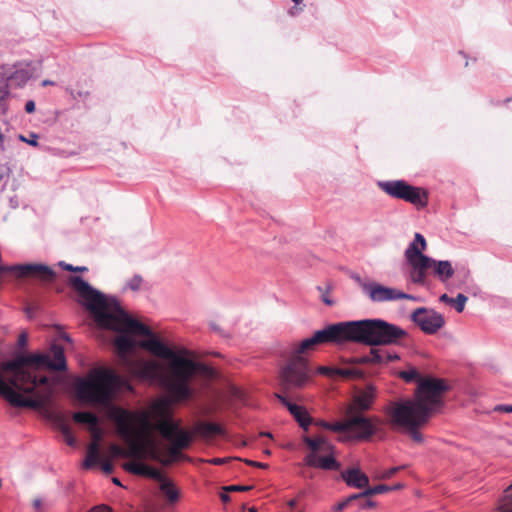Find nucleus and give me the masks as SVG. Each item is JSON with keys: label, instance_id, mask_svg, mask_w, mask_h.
Returning a JSON list of instances; mask_svg holds the SVG:
<instances>
[{"label": "nucleus", "instance_id": "obj_38", "mask_svg": "<svg viewBox=\"0 0 512 512\" xmlns=\"http://www.w3.org/2000/svg\"><path fill=\"white\" fill-rule=\"evenodd\" d=\"M38 138L39 136L36 133H30L28 137L23 135H19V140L25 142L31 146H38Z\"/></svg>", "mask_w": 512, "mask_h": 512}, {"label": "nucleus", "instance_id": "obj_23", "mask_svg": "<svg viewBox=\"0 0 512 512\" xmlns=\"http://www.w3.org/2000/svg\"><path fill=\"white\" fill-rule=\"evenodd\" d=\"M304 442L312 450V453L315 454L320 450L325 452H332L334 450V446L322 437L316 439L305 437Z\"/></svg>", "mask_w": 512, "mask_h": 512}, {"label": "nucleus", "instance_id": "obj_17", "mask_svg": "<svg viewBox=\"0 0 512 512\" xmlns=\"http://www.w3.org/2000/svg\"><path fill=\"white\" fill-rule=\"evenodd\" d=\"M361 288L372 302H388L396 300L397 289L383 286L376 282L361 283Z\"/></svg>", "mask_w": 512, "mask_h": 512}, {"label": "nucleus", "instance_id": "obj_14", "mask_svg": "<svg viewBox=\"0 0 512 512\" xmlns=\"http://www.w3.org/2000/svg\"><path fill=\"white\" fill-rule=\"evenodd\" d=\"M376 395L377 390L371 384L359 389L353 396L351 403L346 407V414H364V412L369 411L374 404Z\"/></svg>", "mask_w": 512, "mask_h": 512}, {"label": "nucleus", "instance_id": "obj_28", "mask_svg": "<svg viewBox=\"0 0 512 512\" xmlns=\"http://www.w3.org/2000/svg\"><path fill=\"white\" fill-rule=\"evenodd\" d=\"M74 421L77 423L88 424L91 426H95L98 423V418L95 414L91 412H75L73 415Z\"/></svg>", "mask_w": 512, "mask_h": 512}, {"label": "nucleus", "instance_id": "obj_64", "mask_svg": "<svg viewBox=\"0 0 512 512\" xmlns=\"http://www.w3.org/2000/svg\"><path fill=\"white\" fill-rule=\"evenodd\" d=\"M53 84H54V82H53V81H50V80H44V81L42 82V85H43V86L53 85Z\"/></svg>", "mask_w": 512, "mask_h": 512}, {"label": "nucleus", "instance_id": "obj_13", "mask_svg": "<svg viewBox=\"0 0 512 512\" xmlns=\"http://www.w3.org/2000/svg\"><path fill=\"white\" fill-rule=\"evenodd\" d=\"M349 416V432L355 440H368L377 432V426L374 421L378 422L377 417L370 418L363 413L346 414Z\"/></svg>", "mask_w": 512, "mask_h": 512}, {"label": "nucleus", "instance_id": "obj_11", "mask_svg": "<svg viewBox=\"0 0 512 512\" xmlns=\"http://www.w3.org/2000/svg\"><path fill=\"white\" fill-rule=\"evenodd\" d=\"M404 256L410 266L409 280L414 284L425 285L427 271L432 270L433 258L423 254L415 244L408 245Z\"/></svg>", "mask_w": 512, "mask_h": 512}, {"label": "nucleus", "instance_id": "obj_56", "mask_svg": "<svg viewBox=\"0 0 512 512\" xmlns=\"http://www.w3.org/2000/svg\"><path fill=\"white\" fill-rule=\"evenodd\" d=\"M65 440H66V443L69 445V446H75L76 445V440L75 438L72 436V434L70 433L68 436L65 437Z\"/></svg>", "mask_w": 512, "mask_h": 512}, {"label": "nucleus", "instance_id": "obj_24", "mask_svg": "<svg viewBox=\"0 0 512 512\" xmlns=\"http://www.w3.org/2000/svg\"><path fill=\"white\" fill-rule=\"evenodd\" d=\"M275 397L288 409V411L291 413V415L295 418L296 421L307 412L305 408L290 402L285 396H283L280 393H276Z\"/></svg>", "mask_w": 512, "mask_h": 512}, {"label": "nucleus", "instance_id": "obj_45", "mask_svg": "<svg viewBox=\"0 0 512 512\" xmlns=\"http://www.w3.org/2000/svg\"><path fill=\"white\" fill-rule=\"evenodd\" d=\"M494 411L503 413H512V405L499 404L495 406Z\"/></svg>", "mask_w": 512, "mask_h": 512}, {"label": "nucleus", "instance_id": "obj_25", "mask_svg": "<svg viewBox=\"0 0 512 512\" xmlns=\"http://www.w3.org/2000/svg\"><path fill=\"white\" fill-rule=\"evenodd\" d=\"M3 382V372H0V396H2L10 405H28L29 403L15 397Z\"/></svg>", "mask_w": 512, "mask_h": 512}, {"label": "nucleus", "instance_id": "obj_16", "mask_svg": "<svg viewBox=\"0 0 512 512\" xmlns=\"http://www.w3.org/2000/svg\"><path fill=\"white\" fill-rule=\"evenodd\" d=\"M16 268L18 277H31L43 283H50L56 277V272L42 263L17 264Z\"/></svg>", "mask_w": 512, "mask_h": 512}, {"label": "nucleus", "instance_id": "obj_62", "mask_svg": "<svg viewBox=\"0 0 512 512\" xmlns=\"http://www.w3.org/2000/svg\"><path fill=\"white\" fill-rule=\"evenodd\" d=\"M220 498H221V500H222L223 502H228V501L230 500L229 495H228V494H226V493H222V494L220 495Z\"/></svg>", "mask_w": 512, "mask_h": 512}, {"label": "nucleus", "instance_id": "obj_10", "mask_svg": "<svg viewBox=\"0 0 512 512\" xmlns=\"http://www.w3.org/2000/svg\"><path fill=\"white\" fill-rule=\"evenodd\" d=\"M78 280H80L82 282H86L80 276H72L69 279V283L81 297L83 305L94 315L95 321L99 326L119 332V335L115 338L114 344H115V347H116L119 355L123 358H126L127 354L129 352H131L136 346L135 341L130 336V334H132V332L128 331V330H120V329L118 330L108 324L100 322L97 317L98 313L95 310H92L90 308L91 303H93V301L91 300V299H93V297H92L93 293H88L86 290L82 289ZM133 335H135V334L133 333Z\"/></svg>", "mask_w": 512, "mask_h": 512}, {"label": "nucleus", "instance_id": "obj_8", "mask_svg": "<svg viewBox=\"0 0 512 512\" xmlns=\"http://www.w3.org/2000/svg\"><path fill=\"white\" fill-rule=\"evenodd\" d=\"M378 188L388 196L406 201L418 209L427 207L429 197L426 189L409 184L405 180H381Z\"/></svg>", "mask_w": 512, "mask_h": 512}, {"label": "nucleus", "instance_id": "obj_19", "mask_svg": "<svg viewBox=\"0 0 512 512\" xmlns=\"http://www.w3.org/2000/svg\"><path fill=\"white\" fill-rule=\"evenodd\" d=\"M341 479L347 486L356 489H363L369 485L368 476L358 467H352L342 471Z\"/></svg>", "mask_w": 512, "mask_h": 512}, {"label": "nucleus", "instance_id": "obj_18", "mask_svg": "<svg viewBox=\"0 0 512 512\" xmlns=\"http://www.w3.org/2000/svg\"><path fill=\"white\" fill-rule=\"evenodd\" d=\"M330 454L327 456H318L315 453H310L305 457V463L309 467H314L322 470L327 471H334L339 470L341 467V464L335 459L333 453L329 452Z\"/></svg>", "mask_w": 512, "mask_h": 512}, {"label": "nucleus", "instance_id": "obj_52", "mask_svg": "<svg viewBox=\"0 0 512 512\" xmlns=\"http://www.w3.org/2000/svg\"><path fill=\"white\" fill-rule=\"evenodd\" d=\"M246 463L250 466H254V467H259V468H267L268 465L265 464V463H261V462H256V461H253V460H246Z\"/></svg>", "mask_w": 512, "mask_h": 512}, {"label": "nucleus", "instance_id": "obj_43", "mask_svg": "<svg viewBox=\"0 0 512 512\" xmlns=\"http://www.w3.org/2000/svg\"><path fill=\"white\" fill-rule=\"evenodd\" d=\"M252 489V486H244V485H231L228 487H225L226 491H238V492H244L249 491Z\"/></svg>", "mask_w": 512, "mask_h": 512}, {"label": "nucleus", "instance_id": "obj_2", "mask_svg": "<svg viewBox=\"0 0 512 512\" xmlns=\"http://www.w3.org/2000/svg\"><path fill=\"white\" fill-rule=\"evenodd\" d=\"M51 355L44 353L18 354L8 361L0 364V370L3 372V382L11 393L20 399L30 403L28 405H12L17 408H41L43 401L35 394L36 388L47 382L44 376L38 377L33 373L29 366L45 367L50 370L64 371L67 368L64 349L58 344H52L50 348Z\"/></svg>", "mask_w": 512, "mask_h": 512}, {"label": "nucleus", "instance_id": "obj_48", "mask_svg": "<svg viewBox=\"0 0 512 512\" xmlns=\"http://www.w3.org/2000/svg\"><path fill=\"white\" fill-rule=\"evenodd\" d=\"M305 8V5L302 4V5H295L293 6L291 9H289L288 13L289 15L291 16H296L298 15L300 12H302Z\"/></svg>", "mask_w": 512, "mask_h": 512}, {"label": "nucleus", "instance_id": "obj_26", "mask_svg": "<svg viewBox=\"0 0 512 512\" xmlns=\"http://www.w3.org/2000/svg\"><path fill=\"white\" fill-rule=\"evenodd\" d=\"M439 300L443 303L453 305L455 310L458 313H461L465 308V304H466L468 298L464 294H461V293L458 294L456 296V298H451L447 294H443L440 296Z\"/></svg>", "mask_w": 512, "mask_h": 512}, {"label": "nucleus", "instance_id": "obj_53", "mask_svg": "<svg viewBox=\"0 0 512 512\" xmlns=\"http://www.w3.org/2000/svg\"><path fill=\"white\" fill-rule=\"evenodd\" d=\"M91 512H112L111 509L106 505H100L94 507Z\"/></svg>", "mask_w": 512, "mask_h": 512}, {"label": "nucleus", "instance_id": "obj_60", "mask_svg": "<svg viewBox=\"0 0 512 512\" xmlns=\"http://www.w3.org/2000/svg\"><path fill=\"white\" fill-rule=\"evenodd\" d=\"M320 371L324 374H333V368L322 367Z\"/></svg>", "mask_w": 512, "mask_h": 512}, {"label": "nucleus", "instance_id": "obj_22", "mask_svg": "<svg viewBox=\"0 0 512 512\" xmlns=\"http://www.w3.org/2000/svg\"><path fill=\"white\" fill-rule=\"evenodd\" d=\"M348 363L350 366L333 368V375H337L346 379H360L364 376L363 371L355 367L356 364L351 363V359L348 361Z\"/></svg>", "mask_w": 512, "mask_h": 512}, {"label": "nucleus", "instance_id": "obj_42", "mask_svg": "<svg viewBox=\"0 0 512 512\" xmlns=\"http://www.w3.org/2000/svg\"><path fill=\"white\" fill-rule=\"evenodd\" d=\"M399 299H407V300H412V301H418L420 298L416 297L414 295H411V294L404 293V292H402V291L397 289L396 300H399Z\"/></svg>", "mask_w": 512, "mask_h": 512}, {"label": "nucleus", "instance_id": "obj_9", "mask_svg": "<svg viewBox=\"0 0 512 512\" xmlns=\"http://www.w3.org/2000/svg\"><path fill=\"white\" fill-rule=\"evenodd\" d=\"M446 384L435 378L420 379L414 400H402L401 402H410L425 408L427 416L438 411L443 404L442 396L447 391Z\"/></svg>", "mask_w": 512, "mask_h": 512}, {"label": "nucleus", "instance_id": "obj_15", "mask_svg": "<svg viewBox=\"0 0 512 512\" xmlns=\"http://www.w3.org/2000/svg\"><path fill=\"white\" fill-rule=\"evenodd\" d=\"M381 345L371 346L369 353L362 356L351 358L352 364H374V365H387L400 359V356L395 352H390L386 349L379 348Z\"/></svg>", "mask_w": 512, "mask_h": 512}, {"label": "nucleus", "instance_id": "obj_7", "mask_svg": "<svg viewBox=\"0 0 512 512\" xmlns=\"http://www.w3.org/2000/svg\"><path fill=\"white\" fill-rule=\"evenodd\" d=\"M320 345L316 334L302 340L293 350L294 357L280 371V385L284 391L303 387L309 378V367L305 358L299 356Z\"/></svg>", "mask_w": 512, "mask_h": 512}, {"label": "nucleus", "instance_id": "obj_12", "mask_svg": "<svg viewBox=\"0 0 512 512\" xmlns=\"http://www.w3.org/2000/svg\"><path fill=\"white\" fill-rule=\"evenodd\" d=\"M410 319L421 331L428 335L437 333L445 325V319L442 314L425 307L415 309Z\"/></svg>", "mask_w": 512, "mask_h": 512}, {"label": "nucleus", "instance_id": "obj_63", "mask_svg": "<svg viewBox=\"0 0 512 512\" xmlns=\"http://www.w3.org/2000/svg\"><path fill=\"white\" fill-rule=\"evenodd\" d=\"M320 425L325 428V429H328L329 430V426H330V423L329 422H326V421H321Z\"/></svg>", "mask_w": 512, "mask_h": 512}, {"label": "nucleus", "instance_id": "obj_58", "mask_svg": "<svg viewBox=\"0 0 512 512\" xmlns=\"http://www.w3.org/2000/svg\"><path fill=\"white\" fill-rule=\"evenodd\" d=\"M121 432L123 435L125 436H130L131 434V430H130V427L128 425L124 426L122 429H121Z\"/></svg>", "mask_w": 512, "mask_h": 512}, {"label": "nucleus", "instance_id": "obj_30", "mask_svg": "<svg viewBox=\"0 0 512 512\" xmlns=\"http://www.w3.org/2000/svg\"><path fill=\"white\" fill-rule=\"evenodd\" d=\"M399 376L407 383L417 382L419 384L420 379H423L414 367H409L407 370L400 371Z\"/></svg>", "mask_w": 512, "mask_h": 512}, {"label": "nucleus", "instance_id": "obj_29", "mask_svg": "<svg viewBox=\"0 0 512 512\" xmlns=\"http://www.w3.org/2000/svg\"><path fill=\"white\" fill-rule=\"evenodd\" d=\"M99 458V450L97 444L93 443L89 446L86 459L83 463L84 468H91L95 465Z\"/></svg>", "mask_w": 512, "mask_h": 512}, {"label": "nucleus", "instance_id": "obj_20", "mask_svg": "<svg viewBox=\"0 0 512 512\" xmlns=\"http://www.w3.org/2000/svg\"><path fill=\"white\" fill-rule=\"evenodd\" d=\"M14 68L15 70L8 75L7 80L22 87L32 77V65L28 62H18L14 65Z\"/></svg>", "mask_w": 512, "mask_h": 512}, {"label": "nucleus", "instance_id": "obj_47", "mask_svg": "<svg viewBox=\"0 0 512 512\" xmlns=\"http://www.w3.org/2000/svg\"><path fill=\"white\" fill-rule=\"evenodd\" d=\"M376 505V503L372 500H366V501H359L358 500V507L359 509H367L372 508Z\"/></svg>", "mask_w": 512, "mask_h": 512}, {"label": "nucleus", "instance_id": "obj_35", "mask_svg": "<svg viewBox=\"0 0 512 512\" xmlns=\"http://www.w3.org/2000/svg\"><path fill=\"white\" fill-rule=\"evenodd\" d=\"M349 416L344 421L330 423L329 430L334 432H349Z\"/></svg>", "mask_w": 512, "mask_h": 512}, {"label": "nucleus", "instance_id": "obj_3", "mask_svg": "<svg viewBox=\"0 0 512 512\" xmlns=\"http://www.w3.org/2000/svg\"><path fill=\"white\" fill-rule=\"evenodd\" d=\"M321 344L355 342L368 346L401 345L408 333L383 319H362L329 324L315 332Z\"/></svg>", "mask_w": 512, "mask_h": 512}, {"label": "nucleus", "instance_id": "obj_49", "mask_svg": "<svg viewBox=\"0 0 512 512\" xmlns=\"http://www.w3.org/2000/svg\"><path fill=\"white\" fill-rule=\"evenodd\" d=\"M27 335L25 333H21L18 337L17 344L20 348H24L27 345Z\"/></svg>", "mask_w": 512, "mask_h": 512}, {"label": "nucleus", "instance_id": "obj_46", "mask_svg": "<svg viewBox=\"0 0 512 512\" xmlns=\"http://www.w3.org/2000/svg\"><path fill=\"white\" fill-rule=\"evenodd\" d=\"M143 476H149L156 479H159L161 477L160 472L157 469L152 468L150 466H148L147 473H144Z\"/></svg>", "mask_w": 512, "mask_h": 512}, {"label": "nucleus", "instance_id": "obj_5", "mask_svg": "<svg viewBox=\"0 0 512 512\" xmlns=\"http://www.w3.org/2000/svg\"><path fill=\"white\" fill-rule=\"evenodd\" d=\"M124 383L122 376L109 368L100 367L92 369L86 377L77 379L75 389L81 401L107 405Z\"/></svg>", "mask_w": 512, "mask_h": 512}, {"label": "nucleus", "instance_id": "obj_34", "mask_svg": "<svg viewBox=\"0 0 512 512\" xmlns=\"http://www.w3.org/2000/svg\"><path fill=\"white\" fill-rule=\"evenodd\" d=\"M360 499H361L360 493L352 494V495L348 496L347 498H345L344 500H342L341 502H339L337 505H335L334 512H341L346 507H348L350 504H352L353 502H356Z\"/></svg>", "mask_w": 512, "mask_h": 512}, {"label": "nucleus", "instance_id": "obj_61", "mask_svg": "<svg viewBox=\"0 0 512 512\" xmlns=\"http://www.w3.org/2000/svg\"><path fill=\"white\" fill-rule=\"evenodd\" d=\"M41 505H42V501H41V499H35V500L33 501V506H34L36 509H39V508L41 507Z\"/></svg>", "mask_w": 512, "mask_h": 512}, {"label": "nucleus", "instance_id": "obj_51", "mask_svg": "<svg viewBox=\"0 0 512 512\" xmlns=\"http://www.w3.org/2000/svg\"><path fill=\"white\" fill-rule=\"evenodd\" d=\"M25 111L27 113L34 112L35 111V102L32 101V100L27 101L26 104H25Z\"/></svg>", "mask_w": 512, "mask_h": 512}, {"label": "nucleus", "instance_id": "obj_54", "mask_svg": "<svg viewBox=\"0 0 512 512\" xmlns=\"http://www.w3.org/2000/svg\"><path fill=\"white\" fill-rule=\"evenodd\" d=\"M60 430H61L62 434L65 437L68 436L71 433V430H70L69 426L67 424H65V423H62L60 425Z\"/></svg>", "mask_w": 512, "mask_h": 512}, {"label": "nucleus", "instance_id": "obj_57", "mask_svg": "<svg viewBox=\"0 0 512 512\" xmlns=\"http://www.w3.org/2000/svg\"><path fill=\"white\" fill-rule=\"evenodd\" d=\"M322 301L326 304V305H333V301L332 299H330L326 294H322Z\"/></svg>", "mask_w": 512, "mask_h": 512}, {"label": "nucleus", "instance_id": "obj_55", "mask_svg": "<svg viewBox=\"0 0 512 512\" xmlns=\"http://www.w3.org/2000/svg\"><path fill=\"white\" fill-rule=\"evenodd\" d=\"M102 469H103L104 473L110 474L113 471V466L111 463L106 462L103 464Z\"/></svg>", "mask_w": 512, "mask_h": 512}, {"label": "nucleus", "instance_id": "obj_40", "mask_svg": "<svg viewBox=\"0 0 512 512\" xmlns=\"http://www.w3.org/2000/svg\"><path fill=\"white\" fill-rule=\"evenodd\" d=\"M299 426L304 430H307L309 425L312 422V418L309 416L308 412H306L300 419L297 420Z\"/></svg>", "mask_w": 512, "mask_h": 512}, {"label": "nucleus", "instance_id": "obj_39", "mask_svg": "<svg viewBox=\"0 0 512 512\" xmlns=\"http://www.w3.org/2000/svg\"><path fill=\"white\" fill-rule=\"evenodd\" d=\"M59 266H61L63 269H65L67 271H72V272H84V271L88 270V268L85 266H73L71 264L65 263L64 261H60Z\"/></svg>", "mask_w": 512, "mask_h": 512}, {"label": "nucleus", "instance_id": "obj_27", "mask_svg": "<svg viewBox=\"0 0 512 512\" xmlns=\"http://www.w3.org/2000/svg\"><path fill=\"white\" fill-rule=\"evenodd\" d=\"M161 492L166 496L170 503H174L179 499V492L173 483L169 481H163L160 485Z\"/></svg>", "mask_w": 512, "mask_h": 512}, {"label": "nucleus", "instance_id": "obj_4", "mask_svg": "<svg viewBox=\"0 0 512 512\" xmlns=\"http://www.w3.org/2000/svg\"><path fill=\"white\" fill-rule=\"evenodd\" d=\"M156 429L165 440L171 443L166 448L165 455H161L155 441L151 438L144 442L132 441L128 449L115 447L116 455L135 459H150L164 466H169L175 461L185 458L181 451L190 446L192 442L191 433L181 428L180 423L173 420L169 414H165L156 424Z\"/></svg>", "mask_w": 512, "mask_h": 512}, {"label": "nucleus", "instance_id": "obj_1", "mask_svg": "<svg viewBox=\"0 0 512 512\" xmlns=\"http://www.w3.org/2000/svg\"><path fill=\"white\" fill-rule=\"evenodd\" d=\"M78 282L82 289L93 293L90 308L98 313L100 322L118 330H128L136 335L146 336L147 338L140 342V346L151 354L167 360L135 361L131 367L133 373L139 379L164 390L174 402L191 399L195 394L192 382L197 373L204 369V365L161 341L148 326L131 318L115 297L106 296L88 282Z\"/></svg>", "mask_w": 512, "mask_h": 512}, {"label": "nucleus", "instance_id": "obj_59", "mask_svg": "<svg viewBox=\"0 0 512 512\" xmlns=\"http://www.w3.org/2000/svg\"><path fill=\"white\" fill-rule=\"evenodd\" d=\"M209 462L212 464H215V465H220V464L224 463V459L214 458V459H211Z\"/></svg>", "mask_w": 512, "mask_h": 512}, {"label": "nucleus", "instance_id": "obj_41", "mask_svg": "<svg viewBox=\"0 0 512 512\" xmlns=\"http://www.w3.org/2000/svg\"><path fill=\"white\" fill-rule=\"evenodd\" d=\"M9 95V84L7 82L0 83V102L4 101Z\"/></svg>", "mask_w": 512, "mask_h": 512}, {"label": "nucleus", "instance_id": "obj_37", "mask_svg": "<svg viewBox=\"0 0 512 512\" xmlns=\"http://www.w3.org/2000/svg\"><path fill=\"white\" fill-rule=\"evenodd\" d=\"M410 244H415L419 247L420 251L423 253L426 250L427 243L424 236L420 233H416L414 236V240Z\"/></svg>", "mask_w": 512, "mask_h": 512}, {"label": "nucleus", "instance_id": "obj_32", "mask_svg": "<svg viewBox=\"0 0 512 512\" xmlns=\"http://www.w3.org/2000/svg\"><path fill=\"white\" fill-rule=\"evenodd\" d=\"M200 428L204 435L211 436V435H223L224 434L223 428L217 423L205 422L201 425Z\"/></svg>", "mask_w": 512, "mask_h": 512}, {"label": "nucleus", "instance_id": "obj_33", "mask_svg": "<svg viewBox=\"0 0 512 512\" xmlns=\"http://www.w3.org/2000/svg\"><path fill=\"white\" fill-rule=\"evenodd\" d=\"M125 469L136 475H143L147 473L148 465L139 462H130L125 464Z\"/></svg>", "mask_w": 512, "mask_h": 512}, {"label": "nucleus", "instance_id": "obj_6", "mask_svg": "<svg viewBox=\"0 0 512 512\" xmlns=\"http://www.w3.org/2000/svg\"><path fill=\"white\" fill-rule=\"evenodd\" d=\"M427 410L410 402H391L384 412L389 416L392 426L405 428L413 441L423 442V436L418 428L426 424L430 418Z\"/></svg>", "mask_w": 512, "mask_h": 512}, {"label": "nucleus", "instance_id": "obj_50", "mask_svg": "<svg viewBox=\"0 0 512 512\" xmlns=\"http://www.w3.org/2000/svg\"><path fill=\"white\" fill-rule=\"evenodd\" d=\"M17 264L12 266L0 265V273L3 272H13L17 274Z\"/></svg>", "mask_w": 512, "mask_h": 512}, {"label": "nucleus", "instance_id": "obj_21", "mask_svg": "<svg viewBox=\"0 0 512 512\" xmlns=\"http://www.w3.org/2000/svg\"><path fill=\"white\" fill-rule=\"evenodd\" d=\"M434 276L442 283H446L455 273L452 263L448 260H435L432 263Z\"/></svg>", "mask_w": 512, "mask_h": 512}, {"label": "nucleus", "instance_id": "obj_44", "mask_svg": "<svg viewBox=\"0 0 512 512\" xmlns=\"http://www.w3.org/2000/svg\"><path fill=\"white\" fill-rule=\"evenodd\" d=\"M399 470H400V467H393V468L387 469V470L383 471V473L381 474V478L382 479L391 478Z\"/></svg>", "mask_w": 512, "mask_h": 512}, {"label": "nucleus", "instance_id": "obj_36", "mask_svg": "<svg viewBox=\"0 0 512 512\" xmlns=\"http://www.w3.org/2000/svg\"><path fill=\"white\" fill-rule=\"evenodd\" d=\"M143 279L140 275H134L130 280H128L126 287L132 291H138L141 287Z\"/></svg>", "mask_w": 512, "mask_h": 512}, {"label": "nucleus", "instance_id": "obj_31", "mask_svg": "<svg viewBox=\"0 0 512 512\" xmlns=\"http://www.w3.org/2000/svg\"><path fill=\"white\" fill-rule=\"evenodd\" d=\"M391 490H392L391 486H388L385 484H380V485H377L374 487L367 486V487H365L364 491L360 492V496H361V498H364V497H369V496H373L376 494H382V493H385V492H388Z\"/></svg>", "mask_w": 512, "mask_h": 512}]
</instances>
